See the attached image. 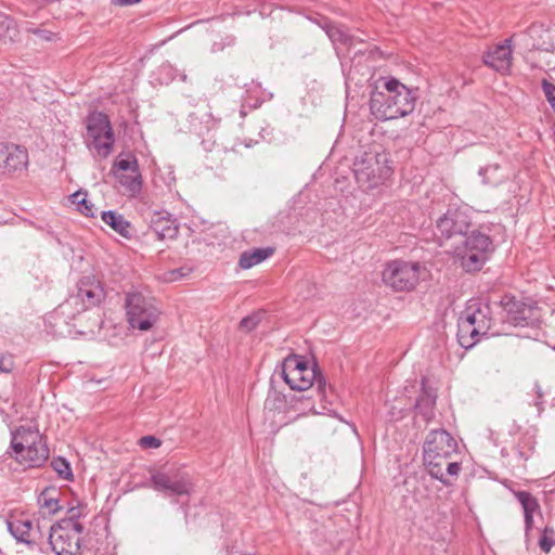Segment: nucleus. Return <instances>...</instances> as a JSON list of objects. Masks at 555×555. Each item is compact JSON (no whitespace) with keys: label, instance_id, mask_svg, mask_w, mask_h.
Returning <instances> with one entry per match:
<instances>
[{"label":"nucleus","instance_id":"nucleus-27","mask_svg":"<svg viewBox=\"0 0 555 555\" xmlns=\"http://www.w3.org/2000/svg\"><path fill=\"white\" fill-rule=\"evenodd\" d=\"M322 28L333 43H341L344 46H351L353 37L347 31L344 26L325 22Z\"/></svg>","mask_w":555,"mask_h":555},{"label":"nucleus","instance_id":"nucleus-1","mask_svg":"<svg viewBox=\"0 0 555 555\" xmlns=\"http://www.w3.org/2000/svg\"><path fill=\"white\" fill-rule=\"evenodd\" d=\"M456 440L444 429L430 430L423 446L424 462L429 475L451 486V478H457L461 463L457 461Z\"/></svg>","mask_w":555,"mask_h":555},{"label":"nucleus","instance_id":"nucleus-31","mask_svg":"<svg viewBox=\"0 0 555 555\" xmlns=\"http://www.w3.org/2000/svg\"><path fill=\"white\" fill-rule=\"evenodd\" d=\"M139 169L138 159L131 156L129 159H117L112 168L113 173L115 172H135Z\"/></svg>","mask_w":555,"mask_h":555},{"label":"nucleus","instance_id":"nucleus-24","mask_svg":"<svg viewBox=\"0 0 555 555\" xmlns=\"http://www.w3.org/2000/svg\"><path fill=\"white\" fill-rule=\"evenodd\" d=\"M424 385V382L422 383ZM436 395L431 390H427L424 386L422 393L416 400L415 409L418 414L423 416L426 422H429L435 416Z\"/></svg>","mask_w":555,"mask_h":555},{"label":"nucleus","instance_id":"nucleus-3","mask_svg":"<svg viewBox=\"0 0 555 555\" xmlns=\"http://www.w3.org/2000/svg\"><path fill=\"white\" fill-rule=\"evenodd\" d=\"M8 454L26 468H40L49 459L50 450L37 426H17L11 430Z\"/></svg>","mask_w":555,"mask_h":555},{"label":"nucleus","instance_id":"nucleus-43","mask_svg":"<svg viewBox=\"0 0 555 555\" xmlns=\"http://www.w3.org/2000/svg\"><path fill=\"white\" fill-rule=\"evenodd\" d=\"M525 516V530L526 534L533 528V515H524Z\"/></svg>","mask_w":555,"mask_h":555},{"label":"nucleus","instance_id":"nucleus-39","mask_svg":"<svg viewBox=\"0 0 555 555\" xmlns=\"http://www.w3.org/2000/svg\"><path fill=\"white\" fill-rule=\"evenodd\" d=\"M234 44H235V37L234 36H227L225 39H224V42H215L214 43L212 51L214 52L222 51L225 48V46L232 47Z\"/></svg>","mask_w":555,"mask_h":555},{"label":"nucleus","instance_id":"nucleus-12","mask_svg":"<svg viewBox=\"0 0 555 555\" xmlns=\"http://www.w3.org/2000/svg\"><path fill=\"white\" fill-rule=\"evenodd\" d=\"M105 298V292L99 282L83 279L77 286V292L70 295L56 309V314L73 315L70 308L80 305L79 309H90L99 306Z\"/></svg>","mask_w":555,"mask_h":555},{"label":"nucleus","instance_id":"nucleus-51","mask_svg":"<svg viewBox=\"0 0 555 555\" xmlns=\"http://www.w3.org/2000/svg\"><path fill=\"white\" fill-rule=\"evenodd\" d=\"M171 274L176 275V274H178V271L175 270V271L171 272Z\"/></svg>","mask_w":555,"mask_h":555},{"label":"nucleus","instance_id":"nucleus-49","mask_svg":"<svg viewBox=\"0 0 555 555\" xmlns=\"http://www.w3.org/2000/svg\"><path fill=\"white\" fill-rule=\"evenodd\" d=\"M297 400L302 402V401H305V400H308V401H309V400H310V398H308V397H306V396H304V395H302V396L298 397V398H297Z\"/></svg>","mask_w":555,"mask_h":555},{"label":"nucleus","instance_id":"nucleus-36","mask_svg":"<svg viewBox=\"0 0 555 555\" xmlns=\"http://www.w3.org/2000/svg\"><path fill=\"white\" fill-rule=\"evenodd\" d=\"M555 544L554 537L551 535H541L539 539V546L544 553H548L553 545Z\"/></svg>","mask_w":555,"mask_h":555},{"label":"nucleus","instance_id":"nucleus-6","mask_svg":"<svg viewBox=\"0 0 555 555\" xmlns=\"http://www.w3.org/2000/svg\"><path fill=\"white\" fill-rule=\"evenodd\" d=\"M489 307L480 302H474L467 306L459 318L457 322V341L465 348L469 349L483 335H487L491 319L488 317Z\"/></svg>","mask_w":555,"mask_h":555},{"label":"nucleus","instance_id":"nucleus-32","mask_svg":"<svg viewBox=\"0 0 555 555\" xmlns=\"http://www.w3.org/2000/svg\"><path fill=\"white\" fill-rule=\"evenodd\" d=\"M259 322H260L259 314H251V315L245 317L241 320L240 327L247 332H250L254 328H256V326L258 325Z\"/></svg>","mask_w":555,"mask_h":555},{"label":"nucleus","instance_id":"nucleus-48","mask_svg":"<svg viewBox=\"0 0 555 555\" xmlns=\"http://www.w3.org/2000/svg\"><path fill=\"white\" fill-rule=\"evenodd\" d=\"M542 535H551V537H554L555 535V530L553 527H545L543 530H542Z\"/></svg>","mask_w":555,"mask_h":555},{"label":"nucleus","instance_id":"nucleus-7","mask_svg":"<svg viewBox=\"0 0 555 555\" xmlns=\"http://www.w3.org/2000/svg\"><path fill=\"white\" fill-rule=\"evenodd\" d=\"M127 320L132 328L151 330L158 321L160 310L155 299L146 297L141 292H131L126 296Z\"/></svg>","mask_w":555,"mask_h":555},{"label":"nucleus","instance_id":"nucleus-4","mask_svg":"<svg viewBox=\"0 0 555 555\" xmlns=\"http://www.w3.org/2000/svg\"><path fill=\"white\" fill-rule=\"evenodd\" d=\"M352 170L359 186L364 190L378 186L391 175L388 155L379 146L356 156Z\"/></svg>","mask_w":555,"mask_h":555},{"label":"nucleus","instance_id":"nucleus-5","mask_svg":"<svg viewBox=\"0 0 555 555\" xmlns=\"http://www.w3.org/2000/svg\"><path fill=\"white\" fill-rule=\"evenodd\" d=\"M282 376L291 389L305 391L315 385L320 400L325 398V378L315 365L310 366L302 357L291 356L286 358L282 366Z\"/></svg>","mask_w":555,"mask_h":555},{"label":"nucleus","instance_id":"nucleus-23","mask_svg":"<svg viewBox=\"0 0 555 555\" xmlns=\"http://www.w3.org/2000/svg\"><path fill=\"white\" fill-rule=\"evenodd\" d=\"M274 253V248L266 247V248H255L250 250H246L241 254L238 259V266L244 269H250L254 266L268 259Z\"/></svg>","mask_w":555,"mask_h":555},{"label":"nucleus","instance_id":"nucleus-8","mask_svg":"<svg viewBox=\"0 0 555 555\" xmlns=\"http://www.w3.org/2000/svg\"><path fill=\"white\" fill-rule=\"evenodd\" d=\"M87 139L96 154L106 158L113 152L115 134L111 121L102 112H92L87 116Z\"/></svg>","mask_w":555,"mask_h":555},{"label":"nucleus","instance_id":"nucleus-21","mask_svg":"<svg viewBox=\"0 0 555 555\" xmlns=\"http://www.w3.org/2000/svg\"><path fill=\"white\" fill-rule=\"evenodd\" d=\"M478 175L483 185L492 188L499 186L507 179L505 170L499 164L480 167Z\"/></svg>","mask_w":555,"mask_h":555},{"label":"nucleus","instance_id":"nucleus-10","mask_svg":"<svg viewBox=\"0 0 555 555\" xmlns=\"http://www.w3.org/2000/svg\"><path fill=\"white\" fill-rule=\"evenodd\" d=\"M151 482L154 490L163 492L167 496L189 495L194 490L189 474L175 465L153 473Z\"/></svg>","mask_w":555,"mask_h":555},{"label":"nucleus","instance_id":"nucleus-30","mask_svg":"<svg viewBox=\"0 0 555 555\" xmlns=\"http://www.w3.org/2000/svg\"><path fill=\"white\" fill-rule=\"evenodd\" d=\"M51 467L57 474V476L64 480L70 481L74 479V474L68 461L64 457H54L51 461Z\"/></svg>","mask_w":555,"mask_h":555},{"label":"nucleus","instance_id":"nucleus-18","mask_svg":"<svg viewBox=\"0 0 555 555\" xmlns=\"http://www.w3.org/2000/svg\"><path fill=\"white\" fill-rule=\"evenodd\" d=\"M151 229L162 241L173 240L179 233V225L176 220L171 219L169 215L164 216L160 212H155L151 217Z\"/></svg>","mask_w":555,"mask_h":555},{"label":"nucleus","instance_id":"nucleus-42","mask_svg":"<svg viewBox=\"0 0 555 555\" xmlns=\"http://www.w3.org/2000/svg\"><path fill=\"white\" fill-rule=\"evenodd\" d=\"M29 31L33 33L34 35L38 36L40 39H43L47 41L52 40V37H53V33L46 30V29L33 28V29H29Z\"/></svg>","mask_w":555,"mask_h":555},{"label":"nucleus","instance_id":"nucleus-34","mask_svg":"<svg viewBox=\"0 0 555 555\" xmlns=\"http://www.w3.org/2000/svg\"><path fill=\"white\" fill-rule=\"evenodd\" d=\"M139 444L144 449H156L162 444V442L154 436H144L140 438Z\"/></svg>","mask_w":555,"mask_h":555},{"label":"nucleus","instance_id":"nucleus-45","mask_svg":"<svg viewBox=\"0 0 555 555\" xmlns=\"http://www.w3.org/2000/svg\"><path fill=\"white\" fill-rule=\"evenodd\" d=\"M86 196L82 192L78 191L70 195V202L73 204H76L79 207V201H81V197Z\"/></svg>","mask_w":555,"mask_h":555},{"label":"nucleus","instance_id":"nucleus-28","mask_svg":"<svg viewBox=\"0 0 555 555\" xmlns=\"http://www.w3.org/2000/svg\"><path fill=\"white\" fill-rule=\"evenodd\" d=\"M18 30L15 22L8 15L0 13V39L3 42H15Z\"/></svg>","mask_w":555,"mask_h":555},{"label":"nucleus","instance_id":"nucleus-41","mask_svg":"<svg viewBox=\"0 0 555 555\" xmlns=\"http://www.w3.org/2000/svg\"><path fill=\"white\" fill-rule=\"evenodd\" d=\"M545 95L551 106H555V86L552 83H546L544 87Z\"/></svg>","mask_w":555,"mask_h":555},{"label":"nucleus","instance_id":"nucleus-22","mask_svg":"<svg viewBox=\"0 0 555 555\" xmlns=\"http://www.w3.org/2000/svg\"><path fill=\"white\" fill-rule=\"evenodd\" d=\"M104 223L109 225L115 232L122 237H131V223L125 217L116 211H103L101 216Z\"/></svg>","mask_w":555,"mask_h":555},{"label":"nucleus","instance_id":"nucleus-37","mask_svg":"<svg viewBox=\"0 0 555 555\" xmlns=\"http://www.w3.org/2000/svg\"><path fill=\"white\" fill-rule=\"evenodd\" d=\"M79 211L87 216V217H92L93 216V205L90 204L86 197H81V201H79V207H78Z\"/></svg>","mask_w":555,"mask_h":555},{"label":"nucleus","instance_id":"nucleus-52","mask_svg":"<svg viewBox=\"0 0 555 555\" xmlns=\"http://www.w3.org/2000/svg\"><path fill=\"white\" fill-rule=\"evenodd\" d=\"M553 108L555 109V106Z\"/></svg>","mask_w":555,"mask_h":555},{"label":"nucleus","instance_id":"nucleus-14","mask_svg":"<svg viewBox=\"0 0 555 555\" xmlns=\"http://www.w3.org/2000/svg\"><path fill=\"white\" fill-rule=\"evenodd\" d=\"M470 227V218L466 209L451 207L437 220L439 238L450 240L465 236Z\"/></svg>","mask_w":555,"mask_h":555},{"label":"nucleus","instance_id":"nucleus-25","mask_svg":"<svg viewBox=\"0 0 555 555\" xmlns=\"http://www.w3.org/2000/svg\"><path fill=\"white\" fill-rule=\"evenodd\" d=\"M454 255L459 259L461 267L466 272H476L482 269L489 257L454 249Z\"/></svg>","mask_w":555,"mask_h":555},{"label":"nucleus","instance_id":"nucleus-47","mask_svg":"<svg viewBox=\"0 0 555 555\" xmlns=\"http://www.w3.org/2000/svg\"><path fill=\"white\" fill-rule=\"evenodd\" d=\"M5 153H7V144L0 143V167L3 165Z\"/></svg>","mask_w":555,"mask_h":555},{"label":"nucleus","instance_id":"nucleus-33","mask_svg":"<svg viewBox=\"0 0 555 555\" xmlns=\"http://www.w3.org/2000/svg\"><path fill=\"white\" fill-rule=\"evenodd\" d=\"M13 369V357L10 354H0V373H11Z\"/></svg>","mask_w":555,"mask_h":555},{"label":"nucleus","instance_id":"nucleus-9","mask_svg":"<svg viewBox=\"0 0 555 555\" xmlns=\"http://www.w3.org/2000/svg\"><path fill=\"white\" fill-rule=\"evenodd\" d=\"M420 273L418 262L397 259L387 262L382 280L395 292H410L418 284Z\"/></svg>","mask_w":555,"mask_h":555},{"label":"nucleus","instance_id":"nucleus-38","mask_svg":"<svg viewBox=\"0 0 555 555\" xmlns=\"http://www.w3.org/2000/svg\"><path fill=\"white\" fill-rule=\"evenodd\" d=\"M526 446L527 449L525 447H520V444H518L516 448L519 460L527 461L532 454L533 447L531 443L527 442Z\"/></svg>","mask_w":555,"mask_h":555},{"label":"nucleus","instance_id":"nucleus-26","mask_svg":"<svg viewBox=\"0 0 555 555\" xmlns=\"http://www.w3.org/2000/svg\"><path fill=\"white\" fill-rule=\"evenodd\" d=\"M115 177L129 196H135L141 192L142 178L139 170L130 173L115 172Z\"/></svg>","mask_w":555,"mask_h":555},{"label":"nucleus","instance_id":"nucleus-46","mask_svg":"<svg viewBox=\"0 0 555 555\" xmlns=\"http://www.w3.org/2000/svg\"><path fill=\"white\" fill-rule=\"evenodd\" d=\"M141 0H113L114 3L119 5H130L140 2Z\"/></svg>","mask_w":555,"mask_h":555},{"label":"nucleus","instance_id":"nucleus-17","mask_svg":"<svg viewBox=\"0 0 555 555\" xmlns=\"http://www.w3.org/2000/svg\"><path fill=\"white\" fill-rule=\"evenodd\" d=\"M8 530L20 543L36 544L34 522L29 519L14 518L7 520Z\"/></svg>","mask_w":555,"mask_h":555},{"label":"nucleus","instance_id":"nucleus-2","mask_svg":"<svg viewBox=\"0 0 555 555\" xmlns=\"http://www.w3.org/2000/svg\"><path fill=\"white\" fill-rule=\"evenodd\" d=\"M383 91H374L370 99L371 114L378 120H389L410 115L417 101V89L408 88L393 77L384 80Z\"/></svg>","mask_w":555,"mask_h":555},{"label":"nucleus","instance_id":"nucleus-50","mask_svg":"<svg viewBox=\"0 0 555 555\" xmlns=\"http://www.w3.org/2000/svg\"><path fill=\"white\" fill-rule=\"evenodd\" d=\"M181 80H182V81H186V75H185V74H182V75H181Z\"/></svg>","mask_w":555,"mask_h":555},{"label":"nucleus","instance_id":"nucleus-35","mask_svg":"<svg viewBox=\"0 0 555 555\" xmlns=\"http://www.w3.org/2000/svg\"><path fill=\"white\" fill-rule=\"evenodd\" d=\"M82 516V508L81 507H72L67 511V516L64 517L62 520H70L73 524H81L79 521V518Z\"/></svg>","mask_w":555,"mask_h":555},{"label":"nucleus","instance_id":"nucleus-29","mask_svg":"<svg viewBox=\"0 0 555 555\" xmlns=\"http://www.w3.org/2000/svg\"><path fill=\"white\" fill-rule=\"evenodd\" d=\"M515 498L520 503L524 515H533L537 511L540 509V504L538 500L528 491H515Z\"/></svg>","mask_w":555,"mask_h":555},{"label":"nucleus","instance_id":"nucleus-11","mask_svg":"<svg viewBox=\"0 0 555 555\" xmlns=\"http://www.w3.org/2000/svg\"><path fill=\"white\" fill-rule=\"evenodd\" d=\"M82 524L59 520L50 528L49 543L55 555H76L80 550Z\"/></svg>","mask_w":555,"mask_h":555},{"label":"nucleus","instance_id":"nucleus-15","mask_svg":"<svg viewBox=\"0 0 555 555\" xmlns=\"http://www.w3.org/2000/svg\"><path fill=\"white\" fill-rule=\"evenodd\" d=\"M511 39H506L503 43L494 47L483 55V62L496 72L507 73L512 64Z\"/></svg>","mask_w":555,"mask_h":555},{"label":"nucleus","instance_id":"nucleus-13","mask_svg":"<svg viewBox=\"0 0 555 555\" xmlns=\"http://www.w3.org/2000/svg\"><path fill=\"white\" fill-rule=\"evenodd\" d=\"M500 304L506 313V322L514 326H533L539 321V309L517 300L514 296L504 295Z\"/></svg>","mask_w":555,"mask_h":555},{"label":"nucleus","instance_id":"nucleus-16","mask_svg":"<svg viewBox=\"0 0 555 555\" xmlns=\"http://www.w3.org/2000/svg\"><path fill=\"white\" fill-rule=\"evenodd\" d=\"M454 249L464 250L467 253H476L477 255L489 257L493 251V244L491 238L479 232L473 231L468 236L465 237L461 246H456Z\"/></svg>","mask_w":555,"mask_h":555},{"label":"nucleus","instance_id":"nucleus-20","mask_svg":"<svg viewBox=\"0 0 555 555\" xmlns=\"http://www.w3.org/2000/svg\"><path fill=\"white\" fill-rule=\"evenodd\" d=\"M60 495V490L54 487H47L41 491L37 501L44 514L54 515L62 509Z\"/></svg>","mask_w":555,"mask_h":555},{"label":"nucleus","instance_id":"nucleus-19","mask_svg":"<svg viewBox=\"0 0 555 555\" xmlns=\"http://www.w3.org/2000/svg\"><path fill=\"white\" fill-rule=\"evenodd\" d=\"M28 164V153L26 149L20 145L7 144V153L3 160V167L9 171H16L26 168Z\"/></svg>","mask_w":555,"mask_h":555},{"label":"nucleus","instance_id":"nucleus-40","mask_svg":"<svg viewBox=\"0 0 555 555\" xmlns=\"http://www.w3.org/2000/svg\"><path fill=\"white\" fill-rule=\"evenodd\" d=\"M534 392L537 395V400L534 402L535 406L538 408L539 412L543 411V397L544 392L542 390V387L539 383L534 384Z\"/></svg>","mask_w":555,"mask_h":555},{"label":"nucleus","instance_id":"nucleus-44","mask_svg":"<svg viewBox=\"0 0 555 555\" xmlns=\"http://www.w3.org/2000/svg\"><path fill=\"white\" fill-rule=\"evenodd\" d=\"M80 308V305H77V306H73L70 308V311L73 313V315H63L64 318H67V319H75L76 315L80 314L81 312L86 311L87 309H79Z\"/></svg>","mask_w":555,"mask_h":555}]
</instances>
